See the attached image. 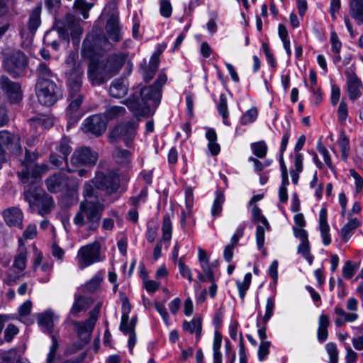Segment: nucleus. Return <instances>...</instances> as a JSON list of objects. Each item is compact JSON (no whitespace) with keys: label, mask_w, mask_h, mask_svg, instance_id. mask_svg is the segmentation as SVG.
Instances as JSON below:
<instances>
[{"label":"nucleus","mask_w":363,"mask_h":363,"mask_svg":"<svg viewBox=\"0 0 363 363\" xmlns=\"http://www.w3.org/2000/svg\"><path fill=\"white\" fill-rule=\"evenodd\" d=\"M18 333V328L16 325L12 323L9 324L4 330L5 341L11 342Z\"/></svg>","instance_id":"obj_55"},{"label":"nucleus","mask_w":363,"mask_h":363,"mask_svg":"<svg viewBox=\"0 0 363 363\" xmlns=\"http://www.w3.org/2000/svg\"><path fill=\"white\" fill-rule=\"evenodd\" d=\"M52 35V30L47 31L44 35L43 42L48 46H50L53 50H57L59 48V43L57 40H51Z\"/></svg>","instance_id":"obj_61"},{"label":"nucleus","mask_w":363,"mask_h":363,"mask_svg":"<svg viewBox=\"0 0 363 363\" xmlns=\"http://www.w3.org/2000/svg\"><path fill=\"white\" fill-rule=\"evenodd\" d=\"M346 355L345 360L346 363H355L357 359V353L354 352L350 347H346Z\"/></svg>","instance_id":"obj_64"},{"label":"nucleus","mask_w":363,"mask_h":363,"mask_svg":"<svg viewBox=\"0 0 363 363\" xmlns=\"http://www.w3.org/2000/svg\"><path fill=\"white\" fill-rule=\"evenodd\" d=\"M147 196V191L146 189H143V190H141L138 196L130 198L131 204L135 207V208H138L140 205L141 201H145Z\"/></svg>","instance_id":"obj_58"},{"label":"nucleus","mask_w":363,"mask_h":363,"mask_svg":"<svg viewBox=\"0 0 363 363\" xmlns=\"http://www.w3.org/2000/svg\"><path fill=\"white\" fill-rule=\"evenodd\" d=\"M46 166H35L30 173L25 168L17 173L18 178L25 185L23 199L29 204L30 209L34 207L38 208V213L42 216L48 215L54 208V201L51 196L38 186L37 182L40 179V171H45Z\"/></svg>","instance_id":"obj_1"},{"label":"nucleus","mask_w":363,"mask_h":363,"mask_svg":"<svg viewBox=\"0 0 363 363\" xmlns=\"http://www.w3.org/2000/svg\"><path fill=\"white\" fill-rule=\"evenodd\" d=\"M256 241L258 249H263L264 243V229L261 225H258L256 228Z\"/></svg>","instance_id":"obj_59"},{"label":"nucleus","mask_w":363,"mask_h":363,"mask_svg":"<svg viewBox=\"0 0 363 363\" xmlns=\"http://www.w3.org/2000/svg\"><path fill=\"white\" fill-rule=\"evenodd\" d=\"M330 325L329 318L326 315L321 314L318 319V328L317 331L318 340L320 342H325L328 337V328Z\"/></svg>","instance_id":"obj_31"},{"label":"nucleus","mask_w":363,"mask_h":363,"mask_svg":"<svg viewBox=\"0 0 363 363\" xmlns=\"http://www.w3.org/2000/svg\"><path fill=\"white\" fill-rule=\"evenodd\" d=\"M88 182H90L98 193L99 191H104L106 196L116 193L121 185L118 174L113 171H96L94 177Z\"/></svg>","instance_id":"obj_8"},{"label":"nucleus","mask_w":363,"mask_h":363,"mask_svg":"<svg viewBox=\"0 0 363 363\" xmlns=\"http://www.w3.org/2000/svg\"><path fill=\"white\" fill-rule=\"evenodd\" d=\"M270 345V342L261 341L258 350V358L260 361H263L264 359H266L267 356L269 352Z\"/></svg>","instance_id":"obj_53"},{"label":"nucleus","mask_w":363,"mask_h":363,"mask_svg":"<svg viewBox=\"0 0 363 363\" xmlns=\"http://www.w3.org/2000/svg\"><path fill=\"white\" fill-rule=\"evenodd\" d=\"M109 42L104 36H87L83 42L82 55L90 60L88 66V78L93 85H100L106 82L112 77L101 61L96 62L95 57L101 52L108 48Z\"/></svg>","instance_id":"obj_4"},{"label":"nucleus","mask_w":363,"mask_h":363,"mask_svg":"<svg viewBox=\"0 0 363 363\" xmlns=\"http://www.w3.org/2000/svg\"><path fill=\"white\" fill-rule=\"evenodd\" d=\"M88 320H86L83 322L74 321L72 325L76 328L77 334L81 339L85 341H89L91 337V334L94 330L95 325H88Z\"/></svg>","instance_id":"obj_27"},{"label":"nucleus","mask_w":363,"mask_h":363,"mask_svg":"<svg viewBox=\"0 0 363 363\" xmlns=\"http://www.w3.org/2000/svg\"><path fill=\"white\" fill-rule=\"evenodd\" d=\"M160 13L164 18H169L172 13V6L169 0H160Z\"/></svg>","instance_id":"obj_47"},{"label":"nucleus","mask_w":363,"mask_h":363,"mask_svg":"<svg viewBox=\"0 0 363 363\" xmlns=\"http://www.w3.org/2000/svg\"><path fill=\"white\" fill-rule=\"evenodd\" d=\"M35 92L38 102L45 106L53 105L62 95L54 82H37Z\"/></svg>","instance_id":"obj_11"},{"label":"nucleus","mask_w":363,"mask_h":363,"mask_svg":"<svg viewBox=\"0 0 363 363\" xmlns=\"http://www.w3.org/2000/svg\"><path fill=\"white\" fill-rule=\"evenodd\" d=\"M252 279L251 273H247L245 275L243 281H237L236 285L238 289L239 295L242 300H244L246 292L248 290Z\"/></svg>","instance_id":"obj_38"},{"label":"nucleus","mask_w":363,"mask_h":363,"mask_svg":"<svg viewBox=\"0 0 363 363\" xmlns=\"http://www.w3.org/2000/svg\"><path fill=\"white\" fill-rule=\"evenodd\" d=\"M93 6V4L86 0H74L73 8L75 11L82 15L84 19L89 17V11Z\"/></svg>","instance_id":"obj_33"},{"label":"nucleus","mask_w":363,"mask_h":363,"mask_svg":"<svg viewBox=\"0 0 363 363\" xmlns=\"http://www.w3.org/2000/svg\"><path fill=\"white\" fill-rule=\"evenodd\" d=\"M217 111L219 115L223 118V123L227 124V119L229 116V111L228 108V101L225 94H221L219 96V101L217 104Z\"/></svg>","instance_id":"obj_35"},{"label":"nucleus","mask_w":363,"mask_h":363,"mask_svg":"<svg viewBox=\"0 0 363 363\" xmlns=\"http://www.w3.org/2000/svg\"><path fill=\"white\" fill-rule=\"evenodd\" d=\"M84 198L79 207V211L73 218V223L79 226L87 225L89 230H96L99 226L105 206L104 200L99 199L98 192L90 182H85L83 186Z\"/></svg>","instance_id":"obj_3"},{"label":"nucleus","mask_w":363,"mask_h":363,"mask_svg":"<svg viewBox=\"0 0 363 363\" xmlns=\"http://www.w3.org/2000/svg\"><path fill=\"white\" fill-rule=\"evenodd\" d=\"M3 216L5 222L9 225L22 228L23 215L20 208L17 207L9 208L3 211Z\"/></svg>","instance_id":"obj_20"},{"label":"nucleus","mask_w":363,"mask_h":363,"mask_svg":"<svg viewBox=\"0 0 363 363\" xmlns=\"http://www.w3.org/2000/svg\"><path fill=\"white\" fill-rule=\"evenodd\" d=\"M38 323L44 333L52 335L54 328V313L48 311L38 315Z\"/></svg>","instance_id":"obj_23"},{"label":"nucleus","mask_w":363,"mask_h":363,"mask_svg":"<svg viewBox=\"0 0 363 363\" xmlns=\"http://www.w3.org/2000/svg\"><path fill=\"white\" fill-rule=\"evenodd\" d=\"M0 90L11 104H18L23 99L21 84L18 82H13L6 75L0 77Z\"/></svg>","instance_id":"obj_12"},{"label":"nucleus","mask_w":363,"mask_h":363,"mask_svg":"<svg viewBox=\"0 0 363 363\" xmlns=\"http://www.w3.org/2000/svg\"><path fill=\"white\" fill-rule=\"evenodd\" d=\"M180 274L186 278L189 282L192 281V275L190 269L184 264L183 258H180L178 262Z\"/></svg>","instance_id":"obj_54"},{"label":"nucleus","mask_w":363,"mask_h":363,"mask_svg":"<svg viewBox=\"0 0 363 363\" xmlns=\"http://www.w3.org/2000/svg\"><path fill=\"white\" fill-rule=\"evenodd\" d=\"M55 30L57 32L59 38L69 43V38L74 45H78L82 28L80 22L71 13H67L63 21H57L55 25Z\"/></svg>","instance_id":"obj_6"},{"label":"nucleus","mask_w":363,"mask_h":363,"mask_svg":"<svg viewBox=\"0 0 363 363\" xmlns=\"http://www.w3.org/2000/svg\"><path fill=\"white\" fill-rule=\"evenodd\" d=\"M327 216V209L325 208H321L319 212V229L325 245H328L331 242L329 234L330 226L328 223Z\"/></svg>","instance_id":"obj_22"},{"label":"nucleus","mask_w":363,"mask_h":363,"mask_svg":"<svg viewBox=\"0 0 363 363\" xmlns=\"http://www.w3.org/2000/svg\"><path fill=\"white\" fill-rule=\"evenodd\" d=\"M340 98V89L336 84L331 86L330 101L333 106H335Z\"/></svg>","instance_id":"obj_62"},{"label":"nucleus","mask_w":363,"mask_h":363,"mask_svg":"<svg viewBox=\"0 0 363 363\" xmlns=\"http://www.w3.org/2000/svg\"><path fill=\"white\" fill-rule=\"evenodd\" d=\"M172 221L169 215H165L163 218L162 230V239L164 240H169L172 238Z\"/></svg>","instance_id":"obj_40"},{"label":"nucleus","mask_w":363,"mask_h":363,"mask_svg":"<svg viewBox=\"0 0 363 363\" xmlns=\"http://www.w3.org/2000/svg\"><path fill=\"white\" fill-rule=\"evenodd\" d=\"M330 44L331 50L333 52H340L342 48V43L340 40L335 31H331L330 33Z\"/></svg>","instance_id":"obj_51"},{"label":"nucleus","mask_w":363,"mask_h":363,"mask_svg":"<svg viewBox=\"0 0 363 363\" xmlns=\"http://www.w3.org/2000/svg\"><path fill=\"white\" fill-rule=\"evenodd\" d=\"M298 252L308 260L309 264H311L313 260V256L310 253L309 241L301 242L298 247Z\"/></svg>","instance_id":"obj_43"},{"label":"nucleus","mask_w":363,"mask_h":363,"mask_svg":"<svg viewBox=\"0 0 363 363\" xmlns=\"http://www.w3.org/2000/svg\"><path fill=\"white\" fill-rule=\"evenodd\" d=\"M350 15L357 21L358 24L363 25V0H352L350 5Z\"/></svg>","instance_id":"obj_28"},{"label":"nucleus","mask_w":363,"mask_h":363,"mask_svg":"<svg viewBox=\"0 0 363 363\" xmlns=\"http://www.w3.org/2000/svg\"><path fill=\"white\" fill-rule=\"evenodd\" d=\"M125 108L122 106H113L109 107L106 111V116L109 118H113L120 116L124 115Z\"/></svg>","instance_id":"obj_49"},{"label":"nucleus","mask_w":363,"mask_h":363,"mask_svg":"<svg viewBox=\"0 0 363 363\" xmlns=\"http://www.w3.org/2000/svg\"><path fill=\"white\" fill-rule=\"evenodd\" d=\"M68 177L62 172H57L48 177L45 182L47 189L50 193H57L67 186Z\"/></svg>","instance_id":"obj_17"},{"label":"nucleus","mask_w":363,"mask_h":363,"mask_svg":"<svg viewBox=\"0 0 363 363\" xmlns=\"http://www.w3.org/2000/svg\"><path fill=\"white\" fill-rule=\"evenodd\" d=\"M274 306H275L274 298L269 297L267 299L266 311H265V314L263 317V322L264 324H266L269 321V320L271 318V317L272 316Z\"/></svg>","instance_id":"obj_48"},{"label":"nucleus","mask_w":363,"mask_h":363,"mask_svg":"<svg viewBox=\"0 0 363 363\" xmlns=\"http://www.w3.org/2000/svg\"><path fill=\"white\" fill-rule=\"evenodd\" d=\"M128 87L123 79H117L113 80L109 87V94L113 98H122L126 95Z\"/></svg>","instance_id":"obj_24"},{"label":"nucleus","mask_w":363,"mask_h":363,"mask_svg":"<svg viewBox=\"0 0 363 363\" xmlns=\"http://www.w3.org/2000/svg\"><path fill=\"white\" fill-rule=\"evenodd\" d=\"M326 351L329 355L330 363H337L338 362V351L337 346L334 342H328L325 345Z\"/></svg>","instance_id":"obj_46"},{"label":"nucleus","mask_w":363,"mask_h":363,"mask_svg":"<svg viewBox=\"0 0 363 363\" xmlns=\"http://www.w3.org/2000/svg\"><path fill=\"white\" fill-rule=\"evenodd\" d=\"M128 57L125 52H115L107 55L104 59L101 60L111 77L116 75L121 70Z\"/></svg>","instance_id":"obj_14"},{"label":"nucleus","mask_w":363,"mask_h":363,"mask_svg":"<svg viewBox=\"0 0 363 363\" xmlns=\"http://www.w3.org/2000/svg\"><path fill=\"white\" fill-rule=\"evenodd\" d=\"M90 298L83 296H75L74 302L70 309V314L76 316L79 313L86 311L91 305Z\"/></svg>","instance_id":"obj_26"},{"label":"nucleus","mask_w":363,"mask_h":363,"mask_svg":"<svg viewBox=\"0 0 363 363\" xmlns=\"http://www.w3.org/2000/svg\"><path fill=\"white\" fill-rule=\"evenodd\" d=\"M16 352L14 350L6 351L0 353V363H13Z\"/></svg>","instance_id":"obj_60"},{"label":"nucleus","mask_w":363,"mask_h":363,"mask_svg":"<svg viewBox=\"0 0 363 363\" xmlns=\"http://www.w3.org/2000/svg\"><path fill=\"white\" fill-rule=\"evenodd\" d=\"M162 91L153 85L143 87L138 94L135 92L128 102V108L138 116L149 113L152 106L157 107L161 99Z\"/></svg>","instance_id":"obj_5"},{"label":"nucleus","mask_w":363,"mask_h":363,"mask_svg":"<svg viewBox=\"0 0 363 363\" xmlns=\"http://www.w3.org/2000/svg\"><path fill=\"white\" fill-rule=\"evenodd\" d=\"M21 272H16L13 269V268H10L6 273V278L4 279V284L8 286H13L15 285L18 280L23 276V274H21Z\"/></svg>","instance_id":"obj_39"},{"label":"nucleus","mask_w":363,"mask_h":363,"mask_svg":"<svg viewBox=\"0 0 363 363\" xmlns=\"http://www.w3.org/2000/svg\"><path fill=\"white\" fill-rule=\"evenodd\" d=\"M159 65V62L150 60L148 65L142 69L143 76L146 82L151 80L154 77Z\"/></svg>","instance_id":"obj_36"},{"label":"nucleus","mask_w":363,"mask_h":363,"mask_svg":"<svg viewBox=\"0 0 363 363\" xmlns=\"http://www.w3.org/2000/svg\"><path fill=\"white\" fill-rule=\"evenodd\" d=\"M359 221L357 218L350 220L341 230V236L345 242H347L354 233V230L358 227Z\"/></svg>","instance_id":"obj_34"},{"label":"nucleus","mask_w":363,"mask_h":363,"mask_svg":"<svg viewBox=\"0 0 363 363\" xmlns=\"http://www.w3.org/2000/svg\"><path fill=\"white\" fill-rule=\"evenodd\" d=\"M28 257V251L26 248L19 249L18 253L14 257L12 268L19 272H23L26 268V261Z\"/></svg>","instance_id":"obj_32"},{"label":"nucleus","mask_w":363,"mask_h":363,"mask_svg":"<svg viewBox=\"0 0 363 363\" xmlns=\"http://www.w3.org/2000/svg\"><path fill=\"white\" fill-rule=\"evenodd\" d=\"M51 339H52V345L50 347V351L48 354L46 363H54L55 362V359H56V355H57V351L59 347L58 342L54 335H52Z\"/></svg>","instance_id":"obj_45"},{"label":"nucleus","mask_w":363,"mask_h":363,"mask_svg":"<svg viewBox=\"0 0 363 363\" xmlns=\"http://www.w3.org/2000/svg\"><path fill=\"white\" fill-rule=\"evenodd\" d=\"M258 116V111L256 107H252L247 110L240 118V123L247 125L253 123Z\"/></svg>","instance_id":"obj_41"},{"label":"nucleus","mask_w":363,"mask_h":363,"mask_svg":"<svg viewBox=\"0 0 363 363\" xmlns=\"http://www.w3.org/2000/svg\"><path fill=\"white\" fill-rule=\"evenodd\" d=\"M6 150L13 152H21V146L19 138H0V164L5 162Z\"/></svg>","instance_id":"obj_19"},{"label":"nucleus","mask_w":363,"mask_h":363,"mask_svg":"<svg viewBox=\"0 0 363 363\" xmlns=\"http://www.w3.org/2000/svg\"><path fill=\"white\" fill-rule=\"evenodd\" d=\"M36 73L38 75L37 82H53L52 79L55 77V74L45 62H42L38 65Z\"/></svg>","instance_id":"obj_29"},{"label":"nucleus","mask_w":363,"mask_h":363,"mask_svg":"<svg viewBox=\"0 0 363 363\" xmlns=\"http://www.w3.org/2000/svg\"><path fill=\"white\" fill-rule=\"evenodd\" d=\"M251 149L254 155L260 158L265 157L267 152V146L264 141L252 143Z\"/></svg>","instance_id":"obj_42"},{"label":"nucleus","mask_w":363,"mask_h":363,"mask_svg":"<svg viewBox=\"0 0 363 363\" xmlns=\"http://www.w3.org/2000/svg\"><path fill=\"white\" fill-rule=\"evenodd\" d=\"M123 307L124 310H127V311L123 312L122 314L120 330L124 334H130V333H134V323H133V321L128 323V313L130 310V306L128 300L123 301Z\"/></svg>","instance_id":"obj_25"},{"label":"nucleus","mask_w":363,"mask_h":363,"mask_svg":"<svg viewBox=\"0 0 363 363\" xmlns=\"http://www.w3.org/2000/svg\"><path fill=\"white\" fill-rule=\"evenodd\" d=\"M183 330L191 334L196 333V337L199 340L201 335L202 324L200 318H193L191 321L183 323Z\"/></svg>","instance_id":"obj_30"},{"label":"nucleus","mask_w":363,"mask_h":363,"mask_svg":"<svg viewBox=\"0 0 363 363\" xmlns=\"http://www.w3.org/2000/svg\"><path fill=\"white\" fill-rule=\"evenodd\" d=\"M28 125L30 128L34 130V132L32 133V134H43L42 130L46 128L45 121H43L40 118L30 119L28 121Z\"/></svg>","instance_id":"obj_44"},{"label":"nucleus","mask_w":363,"mask_h":363,"mask_svg":"<svg viewBox=\"0 0 363 363\" xmlns=\"http://www.w3.org/2000/svg\"><path fill=\"white\" fill-rule=\"evenodd\" d=\"M106 119L101 114L92 115L82 123L81 128L84 133L101 135L106 129Z\"/></svg>","instance_id":"obj_13"},{"label":"nucleus","mask_w":363,"mask_h":363,"mask_svg":"<svg viewBox=\"0 0 363 363\" xmlns=\"http://www.w3.org/2000/svg\"><path fill=\"white\" fill-rule=\"evenodd\" d=\"M138 128L137 122H123L116 126L111 136H133L136 134Z\"/></svg>","instance_id":"obj_21"},{"label":"nucleus","mask_w":363,"mask_h":363,"mask_svg":"<svg viewBox=\"0 0 363 363\" xmlns=\"http://www.w3.org/2000/svg\"><path fill=\"white\" fill-rule=\"evenodd\" d=\"M27 66V57L21 50H14L4 57L2 67L13 78L22 76Z\"/></svg>","instance_id":"obj_9"},{"label":"nucleus","mask_w":363,"mask_h":363,"mask_svg":"<svg viewBox=\"0 0 363 363\" xmlns=\"http://www.w3.org/2000/svg\"><path fill=\"white\" fill-rule=\"evenodd\" d=\"M208 147L213 155H217L220 150L218 143H216V138H208Z\"/></svg>","instance_id":"obj_63"},{"label":"nucleus","mask_w":363,"mask_h":363,"mask_svg":"<svg viewBox=\"0 0 363 363\" xmlns=\"http://www.w3.org/2000/svg\"><path fill=\"white\" fill-rule=\"evenodd\" d=\"M225 197L222 191H217L216 196L213 201V206L211 208V215L213 217H216L220 215L222 211V206L224 203Z\"/></svg>","instance_id":"obj_37"},{"label":"nucleus","mask_w":363,"mask_h":363,"mask_svg":"<svg viewBox=\"0 0 363 363\" xmlns=\"http://www.w3.org/2000/svg\"><path fill=\"white\" fill-rule=\"evenodd\" d=\"M102 281V276L96 274L94 277L86 284V287L90 292L95 291L99 287L101 281Z\"/></svg>","instance_id":"obj_52"},{"label":"nucleus","mask_w":363,"mask_h":363,"mask_svg":"<svg viewBox=\"0 0 363 363\" xmlns=\"http://www.w3.org/2000/svg\"><path fill=\"white\" fill-rule=\"evenodd\" d=\"M345 74L347 77V91L349 98L354 101L362 96L363 84L354 72L346 71Z\"/></svg>","instance_id":"obj_16"},{"label":"nucleus","mask_w":363,"mask_h":363,"mask_svg":"<svg viewBox=\"0 0 363 363\" xmlns=\"http://www.w3.org/2000/svg\"><path fill=\"white\" fill-rule=\"evenodd\" d=\"M101 247L99 241H94L79 248L77 259L80 269L104 259L101 255Z\"/></svg>","instance_id":"obj_10"},{"label":"nucleus","mask_w":363,"mask_h":363,"mask_svg":"<svg viewBox=\"0 0 363 363\" xmlns=\"http://www.w3.org/2000/svg\"><path fill=\"white\" fill-rule=\"evenodd\" d=\"M348 116V110L347 105L345 100H342L340 103L338 109H337V117L338 121L341 123H344L346 121V119Z\"/></svg>","instance_id":"obj_50"},{"label":"nucleus","mask_w":363,"mask_h":363,"mask_svg":"<svg viewBox=\"0 0 363 363\" xmlns=\"http://www.w3.org/2000/svg\"><path fill=\"white\" fill-rule=\"evenodd\" d=\"M355 272V267L351 261H347L342 268V275L346 279H351Z\"/></svg>","instance_id":"obj_57"},{"label":"nucleus","mask_w":363,"mask_h":363,"mask_svg":"<svg viewBox=\"0 0 363 363\" xmlns=\"http://www.w3.org/2000/svg\"><path fill=\"white\" fill-rule=\"evenodd\" d=\"M77 55L75 52H71L67 57L65 61L66 65L71 67L67 73L69 99L70 101L69 105L66 110L67 130L75 125L82 116L79 108L83 100V96L80 93V91L84 69L80 63H77Z\"/></svg>","instance_id":"obj_2"},{"label":"nucleus","mask_w":363,"mask_h":363,"mask_svg":"<svg viewBox=\"0 0 363 363\" xmlns=\"http://www.w3.org/2000/svg\"><path fill=\"white\" fill-rule=\"evenodd\" d=\"M99 155L89 147H82L76 150L72 156L71 161L75 165L94 166Z\"/></svg>","instance_id":"obj_15"},{"label":"nucleus","mask_w":363,"mask_h":363,"mask_svg":"<svg viewBox=\"0 0 363 363\" xmlns=\"http://www.w3.org/2000/svg\"><path fill=\"white\" fill-rule=\"evenodd\" d=\"M42 4H38L28 11V17L26 23L18 26V33L22 39L23 44L29 45L41 25Z\"/></svg>","instance_id":"obj_7"},{"label":"nucleus","mask_w":363,"mask_h":363,"mask_svg":"<svg viewBox=\"0 0 363 363\" xmlns=\"http://www.w3.org/2000/svg\"><path fill=\"white\" fill-rule=\"evenodd\" d=\"M105 28L108 37L113 41L119 42L122 39L118 13H111L107 20Z\"/></svg>","instance_id":"obj_18"},{"label":"nucleus","mask_w":363,"mask_h":363,"mask_svg":"<svg viewBox=\"0 0 363 363\" xmlns=\"http://www.w3.org/2000/svg\"><path fill=\"white\" fill-rule=\"evenodd\" d=\"M317 150L320 154H321L323 157V160L325 163L329 168H332L331 159L330 157V154L328 150L323 146L322 143L319 141L317 145Z\"/></svg>","instance_id":"obj_56"}]
</instances>
